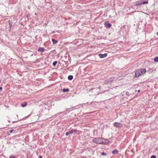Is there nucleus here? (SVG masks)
Here are the masks:
<instances>
[{
  "label": "nucleus",
  "instance_id": "obj_28",
  "mask_svg": "<svg viewBox=\"0 0 158 158\" xmlns=\"http://www.w3.org/2000/svg\"><path fill=\"white\" fill-rule=\"evenodd\" d=\"M64 57H65V58L67 57V55H65L64 56Z\"/></svg>",
  "mask_w": 158,
  "mask_h": 158
},
{
  "label": "nucleus",
  "instance_id": "obj_20",
  "mask_svg": "<svg viewBox=\"0 0 158 158\" xmlns=\"http://www.w3.org/2000/svg\"><path fill=\"white\" fill-rule=\"evenodd\" d=\"M9 158H16L15 156H13V155H10L9 157Z\"/></svg>",
  "mask_w": 158,
  "mask_h": 158
},
{
  "label": "nucleus",
  "instance_id": "obj_11",
  "mask_svg": "<svg viewBox=\"0 0 158 158\" xmlns=\"http://www.w3.org/2000/svg\"><path fill=\"white\" fill-rule=\"evenodd\" d=\"M63 92H67L69 91V89L68 88L65 89L64 88L61 90Z\"/></svg>",
  "mask_w": 158,
  "mask_h": 158
},
{
  "label": "nucleus",
  "instance_id": "obj_2",
  "mask_svg": "<svg viewBox=\"0 0 158 158\" xmlns=\"http://www.w3.org/2000/svg\"><path fill=\"white\" fill-rule=\"evenodd\" d=\"M148 4V1L143 2V1L139 0L135 2L134 4L136 6H137L138 7H140V6L142 5Z\"/></svg>",
  "mask_w": 158,
  "mask_h": 158
},
{
  "label": "nucleus",
  "instance_id": "obj_17",
  "mask_svg": "<svg viewBox=\"0 0 158 158\" xmlns=\"http://www.w3.org/2000/svg\"><path fill=\"white\" fill-rule=\"evenodd\" d=\"M154 60L155 62H158V56L154 58Z\"/></svg>",
  "mask_w": 158,
  "mask_h": 158
},
{
  "label": "nucleus",
  "instance_id": "obj_14",
  "mask_svg": "<svg viewBox=\"0 0 158 158\" xmlns=\"http://www.w3.org/2000/svg\"><path fill=\"white\" fill-rule=\"evenodd\" d=\"M27 105V103L26 102H24V103H22L21 105V106H22L23 107H24L25 106H26Z\"/></svg>",
  "mask_w": 158,
  "mask_h": 158
},
{
  "label": "nucleus",
  "instance_id": "obj_1",
  "mask_svg": "<svg viewBox=\"0 0 158 158\" xmlns=\"http://www.w3.org/2000/svg\"><path fill=\"white\" fill-rule=\"evenodd\" d=\"M146 72V70L144 68L138 69L135 72L134 76L135 77H138L140 76L145 73Z\"/></svg>",
  "mask_w": 158,
  "mask_h": 158
},
{
  "label": "nucleus",
  "instance_id": "obj_18",
  "mask_svg": "<svg viewBox=\"0 0 158 158\" xmlns=\"http://www.w3.org/2000/svg\"><path fill=\"white\" fill-rule=\"evenodd\" d=\"M57 63V61H55L52 63V65L54 66H55L56 65Z\"/></svg>",
  "mask_w": 158,
  "mask_h": 158
},
{
  "label": "nucleus",
  "instance_id": "obj_8",
  "mask_svg": "<svg viewBox=\"0 0 158 158\" xmlns=\"http://www.w3.org/2000/svg\"><path fill=\"white\" fill-rule=\"evenodd\" d=\"M113 125L115 127L120 128L121 127L122 125L121 123L117 122H115L114 123Z\"/></svg>",
  "mask_w": 158,
  "mask_h": 158
},
{
  "label": "nucleus",
  "instance_id": "obj_24",
  "mask_svg": "<svg viewBox=\"0 0 158 158\" xmlns=\"http://www.w3.org/2000/svg\"><path fill=\"white\" fill-rule=\"evenodd\" d=\"M2 87H0V90H1L2 91Z\"/></svg>",
  "mask_w": 158,
  "mask_h": 158
},
{
  "label": "nucleus",
  "instance_id": "obj_31",
  "mask_svg": "<svg viewBox=\"0 0 158 158\" xmlns=\"http://www.w3.org/2000/svg\"><path fill=\"white\" fill-rule=\"evenodd\" d=\"M54 31L52 32V33H54Z\"/></svg>",
  "mask_w": 158,
  "mask_h": 158
},
{
  "label": "nucleus",
  "instance_id": "obj_3",
  "mask_svg": "<svg viewBox=\"0 0 158 158\" xmlns=\"http://www.w3.org/2000/svg\"><path fill=\"white\" fill-rule=\"evenodd\" d=\"M102 139V137H97L94 139L92 140V141L96 143L101 144Z\"/></svg>",
  "mask_w": 158,
  "mask_h": 158
},
{
  "label": "nucleus",
  "instance_id": "obj_22",
  "mask_svg": "<svg viewBox=\"0 0 158 158\" xmlns=\"http://www.w3.org/2000/svg\"><path fill=\"white\" fill-rule=\"evenodd\" d=\"M151 158H156V156L154 155H152L151 156Z\"/></svg>",
  "mask_w": 158,
  "mask_h": 158
},
{
  "label": "nucleus",
  "instance_id": "obj_19",
  "mask_svg": "<svg viewBox=\"0 0 158 158\" xmlns=\"http://www.w3.org/2000/svg\"><path fill=\"white\" fill-rule=\"evenodd\" d=\"M125 94L126 95L128 96H129L130 95V94L128 92V91L126 92Z\"/></svg>",
  "mask_w": 158,
  "mask_h": 158
},
{
  "label": "nucleus",
  "instance_id": "obj_21",
  "mask_svg": "<svg viewBox=\"0 0 158 158\" xmlns=\"http://www.w3.org/2000/svg\"><path fill=\"white\" fill-rule=\"evenodd\" d=\"M101 154L103 156H106V153H105L104 152L102 153Z\"/></svg>",
  "mask_w": 158,
  "mask_h": 158
},
{
  "label": "nucleus",
  "instance_id": "obj_4",
  "mask_svg": "<svg viewBox=\"0 0 158 158\" xmlns=\"http://www.w3.org/2000/svg\"><path fill=\"white\" fill-rule=\"evenodd\" d=\"M77 130L76 129H72L68 131L67 132L65 133L66 136L68 135L69 134H71L73 133H76L77 132Z\"/></svg>",
  "mask_w": 158,
  "mask_h": 158
},
{
  "label": "nucleus",
  "instance_id": "obj_32",
  "mask_svg": "<svg viewBox=\"0 0 158 158\" xmlns=\"http://www.w3.org/2000/svg\"><path fill=\"white\" fill-rule=\"evenodd\" d=\"M27 17H28V16L27 15Z\"/></svg>",
  "mask_w": 158,
  "mask_h": 158
},
{
  "label": "nucleus",
  "instance_id": "obj_16",
  "mask_svg": "<svg viewBox=\"0 0 158 158\" xmlns=\"http://www.w3.org/2000/svg\"><path fill=\"white\" fill-rule=\"evenodd\" d=\"M52 42L54 44H56L58 41L53 39H52Z\"/></svg>",
  "mask_w": 158,
  "mask_h": 158
},
{
  "label": "nucleus",
  "instance_id": "obj_10",
  "mask_svg": "<svg viewBox=\"0 0 158 158\" xmlns=\"http://www.w3.org/2000/svg\"><path fill=\"white\" fill-rule=\"evenodd\" d=\"M44 50V49L42 47H40L38 49V51L40 52H43Z\"/></svg>",
  "mask_w": 158,
  "mask_h": 158
},
{
  "label": "nucleus",
  "instance_id": "obj_26",
  "mask_svg": "<svg viewBox=\"0 0 158 158\" xmlns=\"http://www.w3.org/2000/svg\"><path fill=\"white\" fill-rule=\"evenodd\" d=\"M18 121H13V122H12V123H15V122H17Z\"/></svg>",
  "mask_w": 158,
  "mask_h": 158
},
{
  "label": "nucleus",
  "instance_id": "obj_6",
  "mask_svg": "<svg viewBox=\"0 0 158 158\" xmlns=\"http://www.w3.org/2000/svg\"><path fill=\"white\" fill-rule=\"evenodd\" d=\"M101 144H108L110 142L107 139H105L102 138V139Z\"/></svg>",
  "mask_w": 158,
  "mask_h": 158
},
{
  "label": "nucleus",
  "instance_id": "obj_23",
  "mask_svg": "<svg viewBox=\"0 0 158 158\" xmlns=\"http://www.w3.org/2000/svg\"><path fill=\"white\" fill-rule=\"evenodd\" d=\"M14 131V129H11V130L10 131V133H12L13 132V131Z\"/></svg>",
  "mask_w": 158,
  "mask_h": 158
},
{
  "label": "nucleus",
  "instance_id": "obj_25",
  "mask_svg": "<svg viewBox=\"0 0 158 158\" xmlns=\"http://www.w3.org/2000/svg\"><path fill=\"white\" fill-rule=\"evenodd\" d=\"M39 158H43L41 156H39Z\"/></svg>",
  "mask_w": 158,
  "mask_h": 158
},
{
  "label": "nucleus",
  "instance_id": "obj_13",
  "mask_svg": "<svg viewBox=\"0 0 158 158\" xmlns=\"http://www.w3.org/2000/svg\"><path fill=\"white\" fill-rule=\"evenodd\" d=\"M118 151L116 149L114 150L112 152V153L114 154H118Z\"/></svg>",
  "mask_w": 158,
  "mask_h": 158
},
{
  "label": "nucleus",
  "instance_id": "obj_12",
  "mask_svg": "<svg viewBox=\"0 0 158 158\" xmlns=\"http://www.w3.org/2000/svg\"><path fill=\"white\" fill-rule=\"evenodd\" d=\"M9 23L10 25V30L11 29V27L12 26L13 22L12 21L9 20Z\"/></svg>",
  "mask_w": 158,
  "mask_h": 158
},
{
  "label": "nucleus",
  "instance_id": "obj_30",
  "mask_svg": "<svg viewBox=\"0 0 158 158\" xmlns=\"http://www.w3.org/2000/svg\"><path fill=\"white\" fill-rule=\"evenodd\" d=\"M157 35H158V31L157 32Z\"/></svg>",
  "mask_w": 158,
  "mask_h": 158
},
{
  "label": "nucleus",
  "instance_id": "obj_5",
  "mask_svg": "<svg viewBox=\"0 0 158 158\" xmlns=\"http://www.w3.org/2000/svg\"><path fill=\"white\" fill-rule=\"evenodd\" d=\"M59 62L60 64H63V65L65 67L68 66L69 63L67 61H64L62 60L59 61Z\"/></svg>",
  "mask_w": 158,
  "mask_h": 158
},
{
  "label": "nucleus",
  "instance_id": "obj_9",
  "mask_svg": "<svg viewBox=\"0 0 158 158\" xmlns=\"http://www.w3.org/2000/svg\"><path fill=\"white\" fill-rule=\"evenodd\" d=\"M98 55L100 58H102L106 57L107 56V54L106 53H105L104 54H100Z\"/></svg>",
  "mask_w": 158,
  "mask_h": 158
},
{
  "label": "nucleus",
  "instance_id": "obj_15",
  "mask_svg": "<svg viewBox=\"0 0 158 158\" xmlns=\"http://www.w3.org/2000/svg\"><path fill=\"white\" fill-rule=\"evenodd\" d=\"M68 79L69 80H71L73 79V76L72 75H69L68 77Z\"/></svg>",
  "mask_w": 158,
  "mask_h": 158
},
{
  "label": "nucleus",
  "instance_id": "obj_29",
  "mask_svg": "<svg viewBox=\"0 0 158 158\" xmlns=\"http://www.w3.org/2000/svg\"><path fill=\"white\" fill-rule=\"evenodd\" d=\"M140 92V90H138V92Z\"/></svg>",
  "mask_w": 158,
  "mask_h": 158
},
{
  "label": "nucleus",
  "instance_id": "obj_27",
  "mask_svg": "<svg viewBox=\"0 0 158 158\" xmlns=\"http://www.w3.org/2000/svg\"><path fill=\"white\" fill-rule=\"evenodd\" d=\"M94 89V88L92 89H90L89 90V91H91V90H92L93 89Z\"/></svg>",
  "mask_w": 158,
  "mask_h": 158
},
{
  "label": "nucleus",
  "instance_id": "obj_7",
  "mask_svg": "<svg viewBox=\"0 0 158 158\" xmlns=\"http://www.w3.org/2000/svg\"><path fill=\"white\" fill-rule=\"evenodd\" d=\"M105 27H106L107 28H110L112 25L111 23H109L108 22L106 21L104 23Z\"/></svg>",
  "mask_w": 158,
  "mask_h": 158
}]
</instances>
